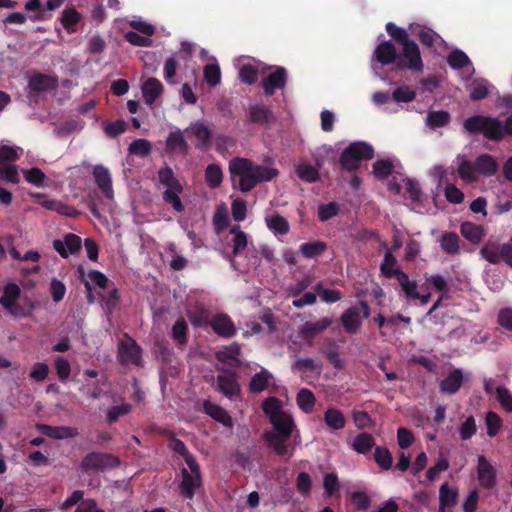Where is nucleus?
Instances as JSON below:
<instances>
[{"label": "nucleus", "instance_id": "nucleus-1", "mask_svg": "<svg viewBox=\"0 0 512 512\" xmlns=\"http://www.w3.org/2000/svg\"><path fill=\"white\" fill-rule=\"evenodd\" d=\"M232 186L248 193L259 183L269 182L279 175L276 168L259 165L247 158L235 157L229 162Z\"/></svg>", "mask_w": 512, "mask_h": 512}, {"label": "nucleus", "instance_id": "nucleus-2", "mask_svg": "<svg viewBox=\"0 0 512 512\" xmlns=\"http://www.w3.org/2000/svg\"><path fill=\"white\" fill-rule=\"evenodd\" d=\"M270 423L274 430L265 432L264 434L268 446L272 448L278 456L289 455V457H291L292 452L289 451L287 442L296 427L293 417L285 412L278 417H274Z\"/></svg>", "mask_w": 512, "mask_h": 512}, {"label": "nucleus", "instance_id": "nucleus-3", "mask_svg": "<svg viewBox=\"0 0 512 512\" xmlns=\"http://www.w3.org/2000/svg\"><path fill=\"white\" fill-rule=\"evenodd\" d=\"M21 289L16 283H8L4 286L3 294L0 297V304L4 310L15 318H26L32 315L35 303L32 299L25 297L22 303Z\"/></svg>", "mask_w": 512, "mask_h": 512}, {"label": "nucleus", "instance_id": "nucleus-4", "mask_svg": "<svg viewBox=\"0 0 512 512\" xmlns=\"http://www.w3.org/2000/svg\"><path fill=\"white\" fill-rule=\"evenodd\" d=\"M463 128L470 134H482L490 141L503 140L502 122L497 117L474 115L464 121Z\"/></svg>", "mask_w": 512, "mask_h": 512}, {"label": "nucleus", "instance_id": "nucleus-5", "mask_svg": "<svg viewBox=\"0 0 512 512\" xmlns=\"http://www.w3.org/2000/svg\"><path fill=\"white\" fill-rule=\"evenodd\" d=\"M373 157L374 149L371 145L365 142H354L341 153L339 165L342 170L351 172L357 170L362 161L370 160Z\"/></svg>", "mask_w": 512, "mask_h": 512}, {"label": "nucleus", "instance_id": "nucleus-6", "mask_svg": "<svg viewBox=\"0 0 512 512\" xmlns=\"http://www.w3.org/2000/svg\"><path fill=\"white\" fill-rule=\"evenodd\" d=\"M186 468L181 469L182 481L179 485L180 495L186 499H193L195 492L202 486V476L200 466L195 458L186 459Z\"/></svg>", "mask_w": 512, "mask_h": 512}, {"label": "nucleus", "instance_id": "nucleus-7", "mask_svg": "<svg viewBox=\"0 0 512 512\" xmlns=\"http://www.w3.org/2000/svg\"><path fill=\"white\" fill-rule=\"evenodd\" d=\"M118 464V459L113 455L94 451L86 454L83 457L79 468L83 474H91L116 467Z\"/></svg>", "mask_w": 512, "mask_h": 512}, {"label": "nucleus", "instance_id": "nucleus-8", "mask_svg": "<svg viewBox=\"0 0 512 512\" xmlns=\"http://www.w3.org/2000/svg\"><path fill=\"white\" fill-rule=\"evenodd\" d=\"M480 255L491 264H499L503 261L512 268V242L499 245L489 240L481 247Z\"/></svg>", "mask_w": 512, "mask_h": 512}, {"label": "nucleus", "instance_id": "nucleus-9", "mask_svg": "<svg viewBox=\"0 0 512 512\" xmlns=\"http://www.w3.org/2000/svg\"><path fill=\"white\" fill-rule=\"evenodd\" d=\"M399 69H409L415 72H421L424 68L420 49L413 40L402 45L401 57L397 61Z\"/></svg>", "mask_w": 512, "mask_h": 512}, {"label": "nucleus", "instance_id": "nucleus-10", "mask_svg": "<svg viewBox=\"0 0 512 512\" xmlns=\"http://www.w3.org/2000/svg\"><path fill=\"white\" fill-rule=\"evenodd\" d=\"M121 364H133L141 366L142 364V348L128 334H124V339L119 342L118 356Z\"/></svg>", "mask_w": 512, "mask_h": 512}, {"label": "nucleus", "instance_id": "nucleus-11", "mask_svg": "<svg viewBox=\"0 0 512 512\" xmlns=\"http://www.w3.org/2000/svg\"><path fill=\"white\" fill-rule=\"evenodd\" d=\"M246 117L249 124L264 128H270L276 122L273 111L264 103L250 105Z\"/></svg>", "mask_w": 512, "mask_h": 512}, {"label": "nucleus", "instance_id": "nucleus-12", "mask_svg": "<svg viewBox=\"0 0 512 512\" xmlns=\"http://www.w3.org/2000/svg\"><path fill=\"white\" fill-rule=\"evenodd\" d=\"M288 80L287 70L282 66H277L263 81L262 88L265 96H273L276 90L284 89Z\"/></svg>", "mask_w": 512, "mask_h": 512}, {"label": "nucleus", "instance_id": "nucleus-13", "mask_svg": "<svg viewBox=\"0 0 512 512\" xmlns=\"http://www.w3.org/2000/svg\"><path fill=\"white\" fill-rule=\"evenodd\" d=\"M218 371L225 373L217 376V387L219 391L230 399L239 396L241 388L236 380L235 374L230 373L224 368L218 369Z\"/></svg>", "mask_w": 512, "mask_h": 512}, {"label": "nucleus", "instance_id": "nucleus-14", "mask_svg": "<svg viewBox=\"0 0 512 512\" xmlns=\"http://www.w3.org/2000/svg\"><path fill=\"white\" fill-rule=\"evenodd\" d=\"M209 326L222 338H232L237 332L230 316L224 313L214 315Z\"/></svg>", "mask_w": 512, "mask_h": 512}, {"label": "nucleus", "instance_id": "nucleus-15", "mask_svg": "<svg viewBox=\"0 0 512 512\" xmlns=\"http://www.w3.org/2000/svg\"><path fill=\"white\" fill-rule=\"evenodd\" d=\"M82 247L81 238L73 233H67L64 240L56 239L53 241V248L61 257L67 258L70 254L77 253Z\"/></svg>", "mask_w": 512, "mask_h": 512}, {"label": "nucleus", "instance_id": "nucleus-16", "mask_svg": "<svg viewBox=\"0 0 512 512\" xmlns=\"http://www.w3.org/2000/svg\"><path fill=\"white\" fill-rule=\"evenodd\" d=\"M332 324V319L328 317H323L316 322H305L299 333L302 338L309 344L312 345L315 337L330 327Z\"/></svg>", "mask_w": 512, "mask_h": 512}, {"label": "nucleus", "instance_id": "nucleus-17", "mask_svg": "<svg viewBox=\"0 0 512 512\" xmlns=\"http://www.w3.org/2000/svg\"><path fill=\"white\" fill-rule=\"evenodd\" d=\"M478 480L482 487L491 489L496 483V471L494 467L489 463L485 456L480 455L478 457V468H477Z\"/></svg>", "mask_w": 512, "mask_h": 512}, {"label": "nucleus", "instance_id": "nucleus-18", "mask_svg": "<svg viewBox=\"0 0 512 512\" xmlns=\"http://www.w3.org/2000/svg\"><path fill=\"white\" fill-rule=\"evenodd\" d=\"M464 382L463 371L455 368L439 383L441 393L454 395L461 389Z\"/></svg>", "mask_w": 512, "mask_h": 512}, {"label": "nucleus", "instance_id": "nucleus-19", "mask_svg": "<svg viewBox=\"0 0 512 512\" xmlns=\"http://www.w3.org/2000/svg\"><path fill=\"white\" fill-rule=\"evenodd\" d=\"M92 174L95 183L97 184L98 188L101 190L103 195L107 199H112L114 192L112 188V179L109 170L102 165H96L93 169Z\"/></svg>", "mask_w": 512, "mask_h": 512}, {"label": "nucleus", "instance_id": "nucleus-20", "mask_svg": "<svg viewBox=\"0 0 512 512\" xmlns=\"http://www.w3.org/2000/svg\"><path fill=\"white\" fill-rule=\"evenodd\" d=\"M29 88L34 92H46L58 87V78L42 73H35L29 79Z\"/></svg>", "mask_w": 512, "mask_h": 512}, {"label": "nucleus", "instance_id": "nucleus-21", "mask_svg": "<svg viewBox=\"0 0 512 512\" xmlns=\"http://www.w3.org/2000/svg\"><path fill=\"white\" fill-rule=\"evenodd\" d=\"M340 321L344 330L350 335L356 334L360 330L362 325L360 311L355 306H351L348 309H346L342 313Z\"/></svg>", "mask_w": 512, "mask_h": 512}, {"label": "nucleus", "instance_id": "nucleus-22", "mask_svg": "<svg viewBox=\"0 0 512 512\" xmlns=\"http://www.w3.org/2000/svg\"><path fill=\"white\" fill-rule=\"evenodd\" d=\"M38 429L45 436L52 439H66L73 438L78 435V429L68 426H51L46 424L38 425Z\"/></svg>", "mask_w": 512, "mask_h": 512}, {"label": "nucleus", "instance_id": "nucleus-23", "mask_svg": "<svg viewBox=\"0 0 512 512\" xmlns=\"http://www.w3.org/2000/svg\"><path fill=\"white\" fill-rule=\"evenodd\" d=\"M187 317L190 323L197 328H205L210 325L211 313L202 304L195 305L193 308L187 310Z\"/></svg>", "mask_w": 512, "mask_h": 512}, {"label": "nucleus", "instance_id": "nucleus-24", "mask_svg": "<svg viewBox=\"0 0 512 512\" xmlns=\"http://www.w3.org/2000/svg\"><path fill=\"white\" fill-rule=\"evenodd\" d=\"M376 60L382 65H390L398 59L397 50L390 41H383L374 50Z\"/></svg>", "mask_w": 512, "mask_h": 512}, {"label": "nucleus", "instance_id": "nucleus-25", "mask_svg": "<svg viewBox=\"0 0 512 512\" xmlns=\"http://www.w3.org/2000/svg\"><path fill=\"white\" fill-rule=\"evenodd\" d=\"M163 93V85L157 78H148L142 85V94L147 105H153Z\"/></svg>", "mask_w": 512, "mask_h": 512}, {"label": "nucleus", "instance_id": "nucleus-26", "mask_svg": "<svg viewBox=\"0 0 512 512\" xmlns=\"http://www.w3.org/2000/svg\"><path fill=\"white\" fill-rule=\"evenodd\" d=\"M498 168V163L490 154H481L475 160V169L477 173L485 177H491L495 175L498 171Z\"/></svg>", "mask_w": 512, "mask_h": 512}, {"label": "nucleus", "instance_id": "nucleus-27", "mask_svg": "<svg viewBox=\"0 0 512 512\" xmlns=\"http://www.w3.org/2000/svg\"><path fill=\"white\" fill-rule=\"evenodd\" d=\"M461 235L472 244H478L485 236L482 225H478L469 221L463 222L460 226Z\"/></svg>", "mask_w": 512, "mask_h": 512}, {"label": "nucleus", "instance_id": "nucleus-28", "mask_svg": "<svg viewBox=\"0 0 512 512\" xmlns=\"http://www.w3.org/2000/svg\"><path fill=\"white\" fill-rule=\"evenodd\" d=\"M204 411L217 422L224 426H232V419L228 412L221 406L214 404L210 401H205L203 404Z\"/></svg>", "mask_w": 512, "mask_h": 512}, {"label": "nucleus", "instance_id": "nucleus-29", "mask_svg": "<svg viewBox=\"0 0 512 512\" xmlns=\"http://www.w3.org/2000/svg\"><path fill=\"white\" fill-rule=\"evenodd\" d=\"M40 204L45 209L57 212L60 215L72 218L77 217L79 215V211L75 207L58 200L45 199Z\"/></svg>", "mask_w": 512, "mask_h": 512}, {"label": "nucleus", "instance_id": "nucleus-30", "mask_svg": "<svg viewBox=\"0 0 512 512\" xmlns=\"http://www.w3.org/2000/svg\"><path fill=\"white\" fill-rule=\"evenodd\" d=\"M323 420L332 430H341L346 425V418L343 412L334 407H330L325 411Z\"/></svg>", "mask_w": 512, "mask_h": 512}, {"label": "nucleus", "instance_id": "nucleus-31", "mask_svg": "<svg viewBox=\"0 0 512 512\" xmlns=\"http://www.w3.org/2000/svg\"><path fill=\"white\" fill-rule=\"evenodd\" d=\"M272 379L273 375L266 369H262L260 372L255 373L249 383L250 392L256 394L266 390Z\"/></svg>", "mask_w": 512, "mask_h": 512}, {"label": "nucleus", "instance_id": "nucleus-32", "mask_svg": "<svg viewBox=\"0 0 512 512\" xmlns=\"http://www.w3.org/2000/svg\"><path fill=\"white\" fill-rule=\"evenodd\" d=\"M240 352V346L237 343H232L225 349L217 351L215 356L216 359L221 363L238 366L240 365V361L237 357Z\"/></svg>", "mask_w": 512, "mask_h": 512}, {"label": "nucleus", "instance_id": "nucleus-33", "mask_svg": "<svg viewBox=\"0 0 512 512\" xmlns=\"http://www.w3.org/2000/svg\"><path fill=\"white\" fill-rule=\"evenodd\" d=\"M187 132H191L195 138L199 141L197 147L199 148H207L210 146L212 133L211 130L205 126L203 123L196 122L192 124Z\"/></svg>", "mask_w": 512, "mask_h": 512}, {"label": "nucleus", "instance_id": "nucleus-34", "mask_svg": "<svg viewBox=\"0 0 512 512\" xmlns=\"http://www.w3.org/2000/svg\"><path fill=\"white\" fill-rule=\"evenodd\" d=\"M81 19V14L74 7H69L63 10L60 21L63 28L68 33H74L76 32L77 24L81 21Z\"/></svg>", "mask_w": 512, "mask_h": 512}, {"label": "nucleus", "instance_id": "nucleus-35", "mask_svg": "<svg viewBox=\"0 0 512 512\" xmlns=\"http://www.w3.org/2000/svg\"><path fill=\"white\" fill-rule=\"evenodd\" d=\"M458 493L456 490L451 489L448 484L441 485L439 490V512H444L446 508H452L456 505Z\"/></svg>", "mask_w": 512, "mask_h": 512}, {"label": "nucleus", "instance_id": "nucleus-36", "mask_svg": "<svg viewBox=\"0 0 512 512\" xmlns=\"http://www.w3.org/2000/svg\"><path fill=\"white\" fill-rule=\"evenodd\" d=\"M460 238L455 232H445L440 239L442 250L448 255H456L460 251Z\"/></svg>", "mask_w": 512, "mask_h": 512}, {"label": "nucleus", "instance_id": "nucleus-37", "mask_svg": "<svg viewBox=\"0 0 512 512\" xmlns=\"http://www.w3.org/2000/svg\"><path fill=\"white\" fill-rule=\"evenodd\" d=\"M375 446V439L372 434L362 432L353 441L352 448L359 454H367Z\"/></svg>", "mask_w": 512, "mask_h": 512}, {"label": "nucleus", "instance_id": "nucleus-38", "mask_svg": "<svg viewBox=\"0 0 512 512\" xmlns=\"http://www.w3.org/2000/svg\"><path fill=\"white\" fill-rule=\"evenodd\" d=\"M171 337L179 346L188 343V324L183 317H179L172 326Z\"/></svg>", "mask_w": 512, "mask_h": 512}, {"label": "nucleus", "instance_id": "nucleus-39", "mask_svg": "<svg viewBox=\"0 0 512 512\" xmlns=\"http://www.w3.org/2000/svg\"><path fill=\"white\" fill-rule=\"evenodd\" d=\"M299 249L305 258L312 259L322 255L327 250V244L323 241L317 240L302 243Z\"/></svg>", "mask_w": 512, "mask_h": 512}, {"label": "nucleus", "instance_id": "nucleus-40", "mask_svg": "<svg viewBox=\"0 0 512 512\" xmlns=\"http://www.w3.org/2000/svg\"><path fill=\"white\" fill-rule=\"evenodd\" d=\"M396 262H397V260H396L395 256L392 254V252L386 251L384 254V259L380 266V271H381L382 275L388 279H391V278L397 279L398 273L403 272V271L399 268H395Z\"/></svg>", "mask_w": 512, "mask_h": 512}, {"label": "nucleus", "instance_id": "nucleus-41", "mask_svg": "<svg viewBox=\"0 0 512 512\" xmlns=\"http://www.w3.org/2000/svg\"><path fill=\"white\" fill-rule=\"evenodd\" d=\"M296 402L304 413H311L314 409L316 398L311 390L302 388L297 393Z\"/></svg>", "mask_w": 512, "mask_h": 512}, {"label": "nucleus", "instance_id": "nucleus-42", "mask_svg": "<svg viewBox=\"0 0 512 512\" xmlns=\"http://www.w3.org/2000/svg\"><path fill=\"white\" fill-rule=\"evenodd\" d=\"M282 407V401L274 396H270L262 402V410L269 418V421L285 413L282 411Z\"/></svg>", "mask_w": 512, "mask_h": 512}, {"label": "nucleus", "instance_id": "nucleus-43", "mask_svg": "<svg viewBox=\"0 0 512 512\" xmlns=\"http://www.w3.org/2000/svg\"><path fill=\"white\" fill-rule=\"evenodd\" d=\"M205 181L212 188H218L223 181V172L220 165L212 163L205 169Z\"/></svg>", "mask_w": 512, "mask_h": 512}, {"label": "nucleus", "instance_id": "nucleus-44", "mask_svg": "<svg viewBox=\"0 0 512 512\" xmlns=\"http://www.w3.org/2000/svg\"><path fill=\"white\" fill-rule=\"evenodd\" d=\"M397 281L401 286L405 296L409 300H413L414 297H418V285L416 281L410 280L409 276L405 272H399Z\"/></svg>", "mask_w": 512, "mask_h": 512}, {"label": "nucleus", "instance_id": "nucleus-45", "mask_svg": "<svg viewBox=\"0 0 512 512\" xmlns=\"http://www.w3.org/2000/svg\"><path fill=\"white\" fill-rule=\"evenodd\" d=\"M476 174L475 163L473 164L471 161L462 157L458 166L459 177L468 183H472L478 180Z\"/></svg>", "mask_w": 512, "mask_h": 512}, {"label": "nucleus", "instance_id": "nucleus-46", "mask_svg": "<svg viewBox=\"0 0 512 512\" xmlns=\"http://www.w3.org/2000/svg\"><path fill=\"white\" fill-rule=\"evenodd\" d=\"M451 116L447 111H430L427 116L426 123L432 128H441L449 124Z\"/></svg>", "mask_w": 512, "mask_h": 512}, {"label": "nucleus", "instance_id": "nucleus-47", "mask_svg": "<svg viewBox=\"0 0 512 512\" xmlns=\"http://www.w3.org/2000/svg\"><path fill=\"white\" fill-rule=\"evenodd\" d=\"M489 94V83L487 80L478 78L473 80L471 84L470 99L473 101H480L486 98Z\"/></svg>", "mask_w": 512, "mask_h": 512}, {"label": "nucleus", "instance_id": "nucleus-48", "mask_svg": "<svg viewBox=\"0 0 512 512\" xmlns=\"http://www.w3.org/2000/svg\"><path fill=\"white\" fill-rule=\"evenodd\" d=\"M447 62L450 68L454 70H460L471 64L469 57L459 49H455L449 53Z\"/></svg>", "mask_w": 512, "mask_h": 512}, {"label": "nucleus", "instance_id": "nucleus-49", "mask_svg": "<svg viewBox=\"0 0 512 512\" xmlns=\"http://www.w3.org/2000/svg\"><path fill=\"white\" fill-rule=\"evenodd\" d=\"M158 178L161 184L167 186V189L177 188L179 191L180 186H182L168 165H165L158 171Z\"/></svg>", "mask_w": 512, "mask_h": 512}, {"label": "nucleus", "instance_id": "nucleus-50", "mask_svg": "<svg viewBox=\"0 0 512 512\" xmlns=\"http://www.w3.org/2000/svg\"><path fill=\"white\" fill-rule=\"evenodd\" d=\"M183 192V186H180V190L178 191L177 188L173 189H166L163 192V200L170 204L172 208L176 212H183L184 211V205L179 197V195Z\"/></svg>", "mask_w": 512, "mask_h": 512}, {"label": "nucleus", "instance_id": "nucleus-51", "mask_svg": "<svg viewBox=\"0 0 512 512\" xmlns=\"http://www.w3.org/2000/svg\"><path fill=\"white\" fill-rule=\"evenodd\" d=\"M230 233L234 234L233 239V255H240L247 247L248 240L245 232L240 230L239 226H234L230 229Z\"/></svg>", "mask_w": 512, "mask_h": 512}, {"label": "nucleus", "instance_id": "nucleus-52", "mask_svg": "<svg viewBox=\"0 0 512 512\" xmlns=\"http://www.w3.org/2000/svg\"><path fill=\"white\" fill-rule=\"evenodd\" d=\"M374 461L383 470H389L393 465V457L386 447L377 446L374 451Z\"/></svg>", "mask_w": 512, "mask_h": 512}, {"label": "nucleus", "instance_id": "nucleus-53", "mask_svg": "<svg viewBox=\"0 0 512 512\" xmlns=\"http://www.w3.org/2000/svg\"><path fill=\"white\" fill-rule=\"evenodd\" d=\"M266 223L269 229L281 235L287 234L290 229L288 221L279 214L267 218Z\"/></svg>", "mask_w": 512, "mask_h": 512}, {"label": "nucleus", "instance_id": "nucleus-54", "mask_svg": "<svg viewBox=\"0 0 512 512\" xmlns=\"http://www.w3.org/2000/svg\"><path fill=\"white\" fill-rule=\"evenodd\" d=\"M495 397L505 412L512 413V393L505 386L496 387Z\"/></svg>", "mask_w": 512, "mask_h": 512}, {"label": "nucleus", "instance_id": "nucleus-55", "mask_svg": "<svg viewBox=\"0 0 512 512\" xmlns=\"http://www.w3.org/2000/svg\"><path fill=\"white\" fill-rule=\"evenodd\" d=\"M298 177L308 183H315L320 179L318 170L309 164H301L297 167Z\"/></svg>", "mask_w": 512, "mask_h": 512}, {"label": "nucleus", "instance_id": "nucleus-56", "mask_svg": "<svg viewBox=\"0 0 512 512\" xmlns=\"http://www.w3.org/2000/svg\"><path fill=\"white\" fill-rule=\"evenodd\" d=\"M166 146L169 151H175L176 149L186 151L188 147L187 142L180 131L169 133L166 139Z\"/></svg>", "mask_w": 512, "mask_h": 512}, {"label": "nucleus", "instance_id": "nucleus-57", "mask_svg": "<svg viewBox=\"0 0 512 512\" xmlns=\"http://www.w3.org/2000/svg\"><path fill=\"white\" fill-rule=\"evenodd\" d=\"M204 79L210 87H215L220 83L221 71L218 64H207L204 67Z\"/></svg>", "mask_w": 512, "mask_h": 512}, {"label": "nucleus", "instance_id": "nucleus-58", "mask_svg": "<svg viewBox=\"0 0 512 512\" xmlns=\"http://www.w3.org/2000/svg\"><path fill=\"white\" fill-rule=\"evenodd\" d=\"M485 423L487 426V434L489 437L496 436L503 424L500 416L493 411H489L486 414Z\"/></svg>", "mask_w": 512, "mask_h": 512}, {"label": "nucleus", "instance_id": "nucleus-59", "mask_svg": "<svg viewBox=\"0 0 512 512\" xmlns=\"http://www.w3.org/2000/svg\"><path fill=\"white\" fill-rule=\"evenodd\" d=\"M385 28L386 32L401 46L411 41L407 31L404 28L396 26L393 22H388Z\"/></svg>", "mask_w": 512, "mask_h": 512}, {"label": "nucleus", "instance_id": "nucleus-60", "mask_svg": "<svg viewBox=\"0 0 512 512\" xmlns=\"http://www.w3.org/2000/svg\"><path fill=\"white\" fill-rule=\"evenodd\" d=\"M132 410V406L128 403H123L118 406H112L108 409L106 414V420L109 424L116 423L118 419L124 415H127Z\"/></svg>", "mask_w": 512, "mask_h": 512}, {"label": "nucleus", "instance_id": "nucleus-61", "mask_svg": "<svg viewBox=\"0 0 512 512\" xmlns=\"http://www.w3.org/2000/svg\"><path fill=\"white\" fill-rule=\"evenodd\" d=\"M152 149L151 143L146 139H136L129 145V152L133 155L146 157L150 154Z\"/></svg>", "mask_w": 512, "mask_h": 512}, {"label": "nucleus", "instance_id": "nucleus-62", "mask_svg": "<svg viewBox=\"0 0 512 512\" xmlns=\"http://www.w3.org/2000/svg\"><path fill=\"white\" fill-rule=\"evenodd\" d=\"M0 179L12 184L20 182L18 167L14 164L0 165Z\"/></svg>", "mask_w": 512, "mask_h": 512}, {"label": "nucleus", "instance_id": "nucleus-63", "mask_svg": "<svg viewBox=\"0 0 512 512\" xmlns=\"http://www.w3.org/2000/svg\"><path fill=\"white\" fill-rule=\"evenodd\" d=\"M258 78V68L251 64H244L239 70V79L247 85H253Z\"/></svg>", "mask_w": 512, "mask_h": 512}, {"label": "nucleus", "instance_id": "nucleus-64", "mask_svg": "<svg viewBox=\"0 0 512 512\" xmlns=\"http://www.w3.org/2000/svg\"><path fill=\"white\" fill-rule=\"evenodd\" d=\"M127 128V122L119 119L113 122H107L104 126V132L108 137L116 138L120 134H123L127 130Z\"/></svg>", "mask_w": 512, "mask_h": 512}]
</instances>
